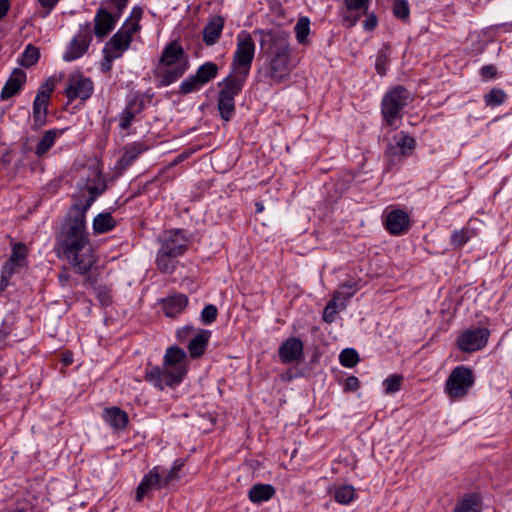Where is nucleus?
<instances>
[{
  "label": "nucleus",
  "instance_id": "obj_27",
  "mask_svg": "<svg viewBox=\"0 0 512 512\" xmlns=\"http://www.w3.org/2000/svg\"><path fill=\"white\" fill-rule=\"evenodd\" d=\"M49 101L45 95H36L33 102V120L37 127L46 123Z\"/></svg>",
  "mask_w": 512,
  "mask_h": 512
},
{
  "label": "nucleus",
  "instance_id": "obj_62",
  "mask_svg": "<svg viewBox=\"0 0 512 512\" xmlns=\"http://www.w3.org/2000/svg\"><path fill=\"white\" fill-rule=\"evenodd\" d=\"M0 163L5 166L10 163L9 151H7L5 154L1 156Z\"/></svg>",
  "mask_w": 512,
  "mask_h": 512
},
{
  "label": "nucleus",
  "instance_id": "obj_20",
  "mask_svg": "<svg viewBox=\"0 0 512 512\" xmlns=\"http://www.w3.org/2000/svg\"><path fill=\"white\" fill-rule=\"evenodd\" d=\"M26 82V73L15 68L1 90V100H7L15 96Z\"/></svg>",
  "mask_w": 512,
  "mask_h": 512
},
{
  "label": "nucleus",
  "instance_id": "obj_44",
  "mask_svg": "<svg viewBox=\"0 0 512 512\" xmlns=\"http://www.w3.org/2000/svg\"><path fill=\"white\" fill-rule=\"evenodd\" d=\"M403 382V376L400 374H393L386 378L383 382L385 392L387 394H393L400 390Z\"/></svg>",
  "mask_w": 512,
  "mask_h": 512
},
{
  "label": "nucleus",
  "instance_id": "obj_37",
  "mask_svg": "<svg viewBox=\"0 0 512 512\" xmlns=\"http://www.w3.org/2000/svg\"><path fill=\"white\" fill-rule=\"evenodd\" d=\"M294 31L296 34V39L299 44H307L308 43V35L310 33V20L308 17L303 16L300 17L294 27Z\"/></svg>",
  "mask_w": 512,
  "mask_h": 512
},
{
  "label": "nucleus",
  "instance_id": "obj_32",
  "mask_svg": "<svg viewBox=\"0 0 512 512\" xmlns=\"http://www.w3.org/2000/svg\"><path fill=\"white\" fill-rule=\"evenodd\" d=\"M218 74V66L214 62H205L200 65L194 74L204 85L213 80Z\"/></svg>",
  "mask_w": 512,
  "mask_h": 512
},
{
  "label": "nucleus",
  "instance_id": "obj_49",
  "mask_svg": "<svg viewBox=\"0 0 512 512\" xmlns=\"http://www.w3.org/2000/svg\"><path fill=\"white\" fill-rule=\"evenodd\" d=\"M183 464L177 460L174 462L171 469L168 471V473L162 477V482L164 486L166 487L172 480H175L179 477V472L182 468Z\"/></svg>",
  "mask_w": 512,
  "mask_h": 512
},
{
  "label": "nucleus",
  "instance_id": "obj_16",
  "mask_svg": "<svg viewBox=\"0 0 512 512\" xmlns=\"http://www.w3.org/2000/svg\"><path fill=\"white\" fill-rule=\"evenodd\" d=\"M119 18L104 7H99L94 17V34L97 38L103 39L115 28Z\"/></svg>",
  "mask_w": 512,
  "mask_h": 512
},
{
  "label": "nucleus",
  "instance_id": "obj_28",
  "mask_svg": "<svg viewBox=\"0 0 512 512\" xmlns=\"http://www.w3.org/2000/svg\"><path fill=\"white\" fill-rule=\"evenodd\" d=\"M454 512H482V499L477 493L464 496L454 508Z\"/></svg>",
  "mask_w": 512,
  "mask_h": 512
},
{
  "label": "nucleus",
  "instance_id": "obj_15",
  "mask_svg": "<svg viewBox=\"0 0 512 512\" xmlns=\"http://www.w3.org/2000/svg\"><path fill=\"white\" fill-rule=\"evenodd\" d=\"M92 42L90 24H87L85 32L78 33L70 42L67 52L64 54L65 61H73L80 58L89 48Z\"/></svg>",
  "mask_w": 512,
  "mask_h": 512
},
{
  "label": "nucleus",
  "instance_id": "obj_53",
  "mask_svg": "<svg viewBox=\"0 0 512 512\" xmlns=\"http://www.w3.org/2000/svg\"><path fill=\"white\" fill-rule=\"evenodd\" d=\"M360 388V381L355 376H349L346 378L344 383V391L354 392Z\"/></svg>",
  "mask_w": 512,
  "mask_h": 512
},
{
  "label": "nucleus",
  "instance_id": "obj_58",
  "mask_svg": "<svg viewBox=\"0 0 512 512\" xmlns=\"http://www.w3.org/2000/svg\"><path fill=\"white\" fill-rule=\"evenodd\" d=\"M142 14H143V10L140 6L133 7L131 16H130V18L133 19L132 22H136L139 24Z\"/></svg>",
  "mask_w": 512,
  "mask_h": 512
},
{
  "label": "nucleus",
  "instance_id": "obj_12",
  "mask_svg": "<svg viewBox=\"0 0 512 512\" xmlns=\"http://www.w3.org/2000/svg\"><path fill=\"white\" fill-rule=\"evenodd\" d=\"M394 143H390L385 154L392 160H404L411 156L416 148V140L405 131H400L393 137Z\"/></svg>",
  "mask_w": 512,
  "mask_h": 512
},
{
  "label": "nucleus",
  "instance_id": "obj_10",
  "mask_svg": "<svg viewBox=\"0 0 512 512\" xmlns=\"http://www.w3.org/2000/svg\"><path fill=\"white\" fill-rule=\"evenodd\" d=\"M490 331L485 327L466 329L457 338L459 350L471 353L482 349L488 342Z\"/></svg>",
  "mask_w": 512,
  "mask_h": 512
},
{
  "label": "nucleus",
  "instance_id": "obj_18",
  "mask_svg": "<svg viewBox=\"0 0 512 512\" xmlns=\"http://www.w3.org/2000/svg\"><path fill=\"white\" fill-rule=\"evenodd\" d=\"M370 0H344L346 13L343 15L344 22L348 27L354 26L362 15H367Z\"/></svg>",
  "mask_w": 512,
  "mask_h": 512
},
{
  "label": "nucleus",
  "instance_id": "obj_43",
  "mask_svg": "<svg viewBox=\"0 0 512 512\" xmlns=\"http://www.w3.org/2000/svg\"><path fill=\"white\" fill-rule=\"evenodd\" d=\"M393 15L404 22L409 20L410 8L408 0H393Z\"/></svg>",
  "mask_w": 512,
  "mask_h": 512
},
{
  "label": "nucleus",
  "instance_id": "obj_26",
  "mask_svg": "<svg viewBox=\"0 0 512 512\" xmlns=\"http://www.w3.org/2000/svg\"><path fill=\"white\" fill-rule=\"evenodd\" d=\"M275 493L276 490L271 484L259 483L251 487L248 497L252 503L258 504L270 500Z\"/></svg>",
  "mask_w": 512,
  "mask_h": 512
},
{
  "label": "nucleus",
  "instance_id": "obj_36",
  "mask_svg": "<svg viewBox=\"0 0 512 512\" xmlns=\"http://www.w3.org/2000/svg\"><path fill=\"white\" fill-rule=\"evenodd\" d=\"M507 93L498 87H493L484 95L485 105L488 107H496L502 105L507 100Z\"/></svg>",
  "mask_w": 512,
  "mask_h": 512
},
{
  "label": "nucleus",
  "instance_id": "obj_55",
  "mask_svg": "<svg viewBox=\"0 0 512 512\" xmlns=\"http://www.w3.org/2000/svg\"><path fill=\"white\" fill-rule=\"evenodd\" d=\"M377 23H378V19H377L376 15L374 13H371V14L367 15V18L365 19V21L363 23V28L366 31H373L376 28Z\"/></svg>",
  "mask_w": 512,
  "mask_h": 512
},
{
  "label": "nucleus",
  "instance_id": "obj_31",
  "mask_svg": "<svg viewBox=\"0 0 512 512\" xmlns=\"http://www.w3.org/2000/svg\"><path fill=\"white\" fill-rule=\"evenodd\" d=\"M357 290L355 282H346L333 294L332 299H335L340 304V309H344L346 301L353 297Z\"/></svg>",
  "mask_w": 512,
  "mask_h": 512
},
{
  "label": "nucleus",
  "instance_id": "obj_38",
  "mask_svg": "<svg viewBox=\"0 0 512 512\" xmlns=\"http://www.w3.org/2000/svg\"><path fill=\"white\" fill-rule=\"evenodd\" d=\"M40 58V51L37 47L33 46L32 44H29L26 46L22 58L20 61L21 66L25 68H30L34 64L38 62Z\"/></svg>",
  "mask_w": 512,
  "mask_h": 512
},
{
  "label": "nucleus",
  "instance_id": "obj_34",
  "mask_svg": "<svg viewBox=\"0 0 512 512\" xmlns=\"http://www.w3.org/2000/svg\"><path fill=\"white\" fill-rule=\"evenodd\" d=\"M178 257H173L171 255H167L164 252L158 251L156 258V265L158 270L161 273L172 274L177 266L178 261L176 260Z\"/></svg>",
  "mask_w": 512,
  "mask_h": 512
},
{
  "label": "nucleus",
  "instance_id": "obj_17",
  "mask_svg": "<svg viewBox=\"0 0 512 512\" xmlns=\"http://www.w3.org/2000/svg\"><path fill=\"white\" fill-rule=\"evenodd\" d=\"M303 350V341L297 337H290L279 347L278 354L282 363L291 364L303 358Z\"/></svg>",
  "mask_w": 512,
  "mask_h": 512
},
{
  "label": "nucleus",
  "instance_id": "obj_21",
  "mask_svg": "<svg viewBox=\"0 0 512 512\" xmlns=\"http://www.w3.org/2000/svg\"><path fill=\"white\" fill-rule=\"evenodd\" d=\"M144 108V101L140 97L135 96L132 99H130L125 109L120 114L119 127L122 130L129 129L135 116L140 114L144 110Z\"/></svg>",
  "mask_w": 512,
  "mask_h": 512
},
{
  "label": "nucleus",
  "instance_id": "obj_46",
  "mask_svg": "<svg viewBox=\"0 0 512 512\" xmlns=\"http://www.w3.org/2000/svg\"><path fill=\"white\" fill-rule=\"evenodd\" d=\"M218 315V309L213 304L206 305L201 311V321L205 325L213 323Z\"/></svg>",
  "mask_w": 512,
  "mask_h": 512
},
{
  "label": "nucleus",
  "instance_id": "obj_57",
  "mask_svg": "<svg viewBox=\"0 0 512 512\" xmlns=\"http://www.w3.org/2000/svg\"><path fill=\"white\" fill-rule=\"evenodd\" d=\"M194 332L193 326L187 325L181 329L177 330V339L179 341H184L191 333Z\"/></svg>",
  "mask_w": 512,
  "mask_h": 512
},
{
  "label": "nucleus",
  "instance_id": "obj_19",
  "mask_svg": "<svg viewBox=\"0 0 512 512\" xmlns=\"http://www.w3.org/2000/svg\"><path fill=\"white\" fill-rule=\"evenodd\" d=\"M165 487L162 482L161 475L157 472L156 468L150 470L142 479L136 489L135 499L141 502L145 495L152 489L159 490Z\"/></svg>",
  "mask_w": 512,
  "mask_h": 512
},
{
  "label": "nucleus",
  "instance_id": "obj_42",
  "mask_svg": "<svg viewBox=\"0 0 512 512\" xmlns=\"http://www.w3.org/2000/svg\"><path fill=\"white\" fill-rule=\"evenodd\" d=\"M339 361L342 366L353 368L359 362L358 352L353 348H346L341 351Z\"/></svg>",
  "mask_w": 512,
  "mask_h": 512
},
{
  "label": "nucleus",
  "instance_id": "obj_1",
  "mask_svg": "<svg viewBox=\"0 0 512 512\" xmlns=\"http://www.w3.org/2000/svg\"><path fill=\"white\" fill-rule=\"evenodd\" d=\"M54 252L59 258H65L79 275L94 283L89 275L97 263L90 234L86 226V216L71 209L65 215L59 229L55 233Z\"/></svg>",
  "mask_w": 512,
  "mask_h": 512
},
{
  "label": "nucleus",
  "instance_id": "obj_3",
  "mask_svg": "<svg viewBox=\"0 0 512 512\" xmlns=\"http://www.w3.org/2000/svg\"><path fill=\"white\" fill-rule=\"evenodd\" d=\"M260 49L264 59L263 64L257 69V81L269 85L279 84L285 81L291 72L290 69V44L288 34L276 30H260Z\"/></svg>",
  "mask_w": 512,
  "mask_h": 512
},
{
  "label": "nucleus",
  "instance_id": "obj_29",
  "mask_svg": "<svg viewBox=\"0 0 512 512\" xmlns=\"http://www.w3.org/2000/svg\"><path fill=\"white\" fill-rule=\"evenodd\" d=\"M116 220L109 212H102L93 219V230L97 234H104L112 231L116 227Z\"/></svg>",
  "mask_w": 512,
  "mask_h": 512
},
{
  "label": "nucleus",
  "instance_id": "obj_50",
  "mask_svg": "<svg viewBox=\"0 0 512 512\" xmlns=\"http://www.w3.org/2000/svg\"><path fill=\"white\" fill-rule=\"evenodd\" d=\"M106 2L111 9H115L112 14H114L116 18L120 19L123 11L128 5L129 0H106Z\"/></svg>",
  "mask_w": 512,
  "mask_h": 512
},
{
  "label": "nucleus",
  "instance_id": "obj_30",
  "mask_svg": "<svg viewBox=\"0 0 512 512\" xmlns=\"http://www.w3.org/2000/svg\"><path fill=\"white\" fill-rule=\"evenodd\" d=\"M146 150V147L140 143H132L125 148V151L121 158L118 160V167L120 169H126L130 166L134 160Z\"/></svg>",
  "mask_w": 512,
  "mask_h": 512
},
{
  "label": "nucleus",
  "instance_id": "obj_25",
  "mask_svg": "<svg viewBox=\"0 0 512 512\" xmlns=\"http://www.w3.org/2000/svg\"><path fill=\"white\" fill-rule=\"evenodd\" d=\"M211 331L201 329L189 342L188 351L192 358L196 359L201 357L207 348Z\"/></svg>",
  "mask_w": 512,
  "mask_h": 512
},
{
  "label": "nucleus",
  "instance_id": "obj_24",
  "mask_svg": "<svg viewBox=\"0 0 512 512\" xmlns=\"http://www.w3.org/2000/svg\"><path fill=\"white\" fill-rule=\"evenodd\" d=\"M187 305L188 297L184 294H176L165 299L162 308L166 316L175 318L184 311Z\"/></svg>",
  "mask_w": 512,
  "mask_h": 512
},
{
  "label": "nucleus",
  "instance_id": "obj_63",
  "mask_svg": "<svg viewBox=\"0 0 512 512\" xmlns=\"http://www.w3.org/2000/svg\"><path fill=\"white\" fill-rule=\"evenodd\" d=\"M255 207L257 213H261L264 210V205L262 202H256Z\"/></svg>",
  "mask_w": 512,
  "mask_h": 512
},
{
  "label": "nucleus",
  "instance_id": "obj_2",
  "mask_svg": "<svg viewBox=\"0 0 512 512\" xmlns=\"http://www.w3.org/2000/svg\"><path fill=\"white\" fill-rule=\"evenodd\" d=\"M255 43L251 34L241 31L237 35L236 51L232 59V72L218 83L220 91L217 108L223 121L231 120L235 113V97L244 87L255 56Z\"/></svg>",
  "mask_w": 512,
  "mask_h": 512
},
{
  "label": "nucleus",
  "instance_id": "obj_40",
  "mask_svg": "<svg viewBox=\"0 0 512 512\" xmlns=\"http://www.w3.org/2000/svg\"><path fill=\"white\" fill-rule=\"evenodd\" d=\"M355 496V489L351 485H343L336 488L334 493V499L343 505L349 504Z\"/></svg>",
  "mask_w": 512,
  "mask_h": 512
},
{
  "label": "nucleus",
  "instance_id": "obj_56",
  "mask_svg": "<svg viewBox=\"0 0 512 512\" xmlns=\"http://www.w3.org/2000/svg\"><path fill=\"white\" fill-rule=\"evenodd\" d=\"M11 333V329L6 325L2 324L0 327V349H4L6 346V340Z\"/></svg>",
  "mask_w": 512,
  "mask_h": 512
},
{
  "label": "nucleus",
  "instance_id": "obj_13",
  "mask_svg": "<svg viewBox=\"0 0 512 512\" xmlns=\"http://www.w3.org/2000/svg\"><path fill=\"white\" fill-rule=\"evenodd\" d=\"M161 247L158 251L173 257L183 255L188 247V240L182 230H169L159 238Z\"/></svg>",
  "mask_w": 512,
  "mask_h": 512
},
{
  "label": "nucleus",
  "instance_id": "obj_6",
  "mask_svg": "<svg viewBox=\"0 0 512 512\" xmlns=\"http://www.w3.org/2000/svg\"><path fill=\"white\" fill-rule=\"evenodd\" d=\"M412 100L410 92L402 85L389 89L381 102V114L384 123L397 129L396 122L402 120V111Z\"/></svg>",
  "mask_w": 512,
  "mask_h": 512
},
{
  "label": "nucleus",
  "instance_id": "obj_47",
  "mask_svg": "<svg viewBox=\"0 0 512 512\" xmlns=\"http://www.w3.org/2000/svg\"><path fill=\"white\" fill-rule=\"evenodd\" d=\"M388 63V48L381 49L376 58L375 68L380 75H385Z\"/></svg>",
  "mask_w": 512,
  "mask_h": 512
},
{
  "label": "nucleus",
  "instance_id": "obj_8",
  "mask_svg": "<svg viewBox=\"0 0 512 512\" xmlns=\"http://www.w3.org/2000/svg\"><path fill=\"white\" fill-rule=\"evenodd\" d=\"M140 29V24L130 22V19H127L122 27L106 42L103 53L117 55V58L122 57L124 52L130 48L133 35Z\"/></svg>",
  "mask_w": 512,
  "mask_h": 512
},
{
  "label": "nucleus",
  "instance_id": "obj_48",
  "mask_svg": "<svg viewBox=\"0 0 512 512\" xmlns=\"http://www.w3.org/2000/svg\"><path fill=\"white\" fill-rule=\"evenodd\" d=\"M468 240H469L468 230L461 229V230H455L451 234L450 243L454 247H461L465 243H467Z\"/></svg>",
  "mask_w": 512,
  "mask_h": 512
},
{
  "label": "nucleus",
  "instance_id": "obj_52",
  "mask_svg": "<svg viewBox=\"0 0 512 512\" xmlns=\"http://www.w3.org/2000/svg\"><path fill=\"white\" fill-rule=\"evenodd\" d=\"M104 57L101 62V71L103 73H109L112 70L113 61L117 58V55H112L110 53H103Z\"/></svg>",
  "mask_w": 512,
  "mask_h": 512
},
{
  "label": "nucleus",
  "instance_id": "obj_22",
  "mask_svg": "<svg viewBox=\"0 0 512 512\" xmlns=\"http://www.w3.org/2000/svg\"><path fill=\"white\" fill-rule=\"evenodd\" d=\"M225 20L224 17L216 15L212 17L203 28V42L207 46L216 44L221 37Z\"/></svg>",
  "mask_w": 512,
  "mask_h": 512
},
{
  "label": "nucleus",
  "instance_id": "obj_9",
  "mask_svg": "<svg viewBox=\"0 0 512 512\" xmlns=\"http://www.w3.org/2000/svg\"><path fill=\"white\" fill-rule=\"evenodd\" d=\"M88 181L91 183L86 185V190L88 192L87 199L85 201L78 200L70 207L71 210L78 213L82 212L85 216L95 200L107 190L106 179L102 171L98 168L92 169L91 177Z\"/></svg>",
  "mask_w": 512,
  "mask_h": 512
},
{
  "label": "nucleus",
  "instance_id": "obj_39",
  "mask_svg": "<svg viewBox=\"0 0 512 512\" xmlns=\"http://www.w3.org/2000/svg\"><path fill=\"white\" fill-rule=\"evenodd\" d=\"M28 249L22 242H17L12 246V253L9 257L12 262L20 264L22 267L27 266Z\"/></svg>",
  "mask_w": 512,
  "mask_h": 512
},
{
  "label": "nucleus",
  "instance_id": "obj_7",
  "mask_svg": "<svg viewBox=\"0 0 512 512\" xmlns=\"http://www.w3.org/2000/svg\"><path fill=\"white\" fill-rule=\"evenodd\" d=\"M474 382L475 377L470 368L457 366L446 380L445 391L452 399H462L468 394Z\"/></svg>",
  "mask_w": 512,
  "mask_h": 512
},
{
  "label": "nucleus",
  "instance_id": "obj_11",
  "mask_svg": "<svg viewBox=\"0 0 512 512\" xmlns=\"http://www.w3.org/2000/svg\"><path fill=\"white\" fill-rule=\"evenodd\" d=\"M94 91V84L88 77H84L81 73L71 74L68 78V85L64 91L69 102L76 99L83 101L89 99Z\"/></svg>",
  "mask_w": 512,
  "mask_h": 512
},
{
  "label": "nucleus",
  "instance_id": "obj_33",
  "mask_svg": "<svg viewBox=\"0 0 512 512\" xmlns=\"http://www.w3.org/2000/svg\"><path fill=\"white\" fill-rule=\"evenodd\" d=\"M59 133H61V131L56 129H50L46 131L35 148V154L38 157L46 154L54 145L55 139Z\"/></svg>",
  "mask_w": 512,
  "mask_h": 512
},
{
  "label": "nucleus",
  "instance_id": "obj_14",
  "mask_svg": "<svg viewBox=\"0 0 512 512\" xmlns=\"http://www.w3.org/2000/svg\"><path fill=\"white\" fill-rule=\"evenodd\" d=\"M384 225L391 235H403L410 228V217L402 209H393L386 215Z\"/></svg>",
  "mask_w": 512,
  "mask_h": 512
},
{
  "label": "nucleus",
  "instance_id": "obj_64",
  "mask_svg": "<svg viewBox=\"0 0 512 512\" xmlns=\"http://www.w3.org/2000/svg\"><path fill=\"white\" fill-rule=\"evenodd\" d=\"M16 512H24L22 509H18Z\"/></svg>",
  "mask_w": 512,
  "mask_h": 512
},
{
  "label": "nucleus",
  "instance_id": "obj_41",
  "mask_svg": "<svg viewBox=\"0 0 512 512\" xmlns=\"http://www.w3.org/2000/svg\"><path fill=\"white\" fill-rule=\"evenodd\" d=\"M202 86L203 84L199 79L195 75H191L182 81L178 89V94L187 95L200 90Z\"/></svg>",
  "mask_w": 512,
  "mask_h": 512
},
{
  "label": "nucleus",
  "instance_id": "obj_23",
  "mask_svg": "<svg viewBox=\"0 0 512 512\" xmlns=\"http://www.w3.org/2000/svg\"><path fill=\"white\" fill-rule=\"evenodd\" d=\"M103 419L115 430H124L129 422L128 414L115 406L104 409Z\"/></svg>",
  "mask_w": 512,
  "mask_h": 512
},
{
  "label": "nucleus",
  "instance_id": "obj_45",
  "mask_svg": "<svg viewBox=\"0 0 512 512\" xmlns=\"http://www.w3.org/2000/svg\"><path fill=\"white\" fill-rule=\"evenodd\" d=\"M340 309V304L335 299H330L323 311V320L326 323H332L335 320V315Z\"/></svg>",
  "mask_w": 512,
  "mask_h": 512
},
{
  "label": "nucleus",
  "instance_id": "obj_4",
  "mask_svg": "<svg viewBox=\"0 0 512 512\" xmlns=\"http://www.w3.org/2000/svg\"><path fill=\"white\" fill-rule=\"evenodd\" d=\"M189 68V57L182 45L173 40L163 49L154 75L158 78L157 87H167L180 79Z\"/></svg>",
  "mask_w": 512,
  "mask_h": 512
},
{
  "label": "nucleus",
  "instance_id": "obj_5",
  "mask_svg": "<svg viewBox=\"0 0 512 512\" xmlns=\"http://www.w3.org/2000/svg\"><path fill=\"white\" fill-rule=\"evenodd\" d=\"M185 357L186 354L182 348L176 345L169 347L164 356L165 367H147L146 380L160 390H163L165 386L178 385L187 373L186 367L182 365Z\"/></svg>",
  "mask_w": 512,
  "mask_h": 512
},
{
  "label": "nucleus",
  "instance_id": "obj_51",
  "mask_svg": "<svg viewBox=\"0 0 512 512\" xmlns=\"http://www.w3.org/2000/svg\"><path fill=\"white\" fill-rule=\"evenodd\" d=\"M55 89V82L52 78H48L38 89L36 95H45L47 98V101H50L51 93Z\"/></svg>",
  "mask_w": 512,
  "mask_h": 512
},
{
  "label": "nucleus",
  "instance_id": "obj_61",
  "mask_svg": "<svg viewBox=\"0 0 512 512\" xmlns=\"http://www.w3.org/2000/svg\"><path fill=\"white\" fill-rule=\"evenodd\" d=\"M62 361H63L65 366H68V365L72 364V362H73V354L71 352L64 353Z\"/></svg>",
  "mask_w": 512,
  "mask_h": 512
},
{
  "label": "nucleus",
  "instance_id": "obj_35",
  "mask_svg": "<svg viewBox=\"0 0 512 512\" xmlns=\"http://www.w3.org/2000/svg\"><path fill=\"white\" fill-rule=\"evenodd\" d=\"M23 268L24 267H22L20 264L12 262L11 259L8 258V260L5 262L1 270L0 289L5 290L6 287L9 285L10 278L15 273L20 272V270Z\"/></svg>",
  "mask_w": 512,
  "mask_h": 512
},
{
  "label": "nucleus",
  "instance_id": "obj_59",
  "mask_svg": "<svg viewBox=\"0 0 512 512\" xmlns=\"http://www.w3.org/2000/svg\"><path fill=\"white\" fill-rule=\"evenodd\" d=\"M70 279V274L66 268H63L62 271L58 274V280L61 284V286H65L66 283Z\"/></svg>",
  "mask_w": 512,
  "mask_h": 512
},
{
  "label": "nucleus",
  "instance_id": "obj_54",
  "mask_svg": "<svg viewBox=\"0 0 512 512\" xmlns=\"http://www.w3.org/2000/svg\"><path fill=\"white\" fill-rule=\"evenodd\" d=\"M480 75H481L484 79H493V78H496V76H497V69H496V67H495L493 64L484 65V66L480 69Z\"/></svg>",
  "mask_w": 512,
  "mask_h": 512
},
{
  "label": "nucleus",
  "instance_id": "obj_60",
  "mask_svg": "<svg viewBox=\"0 0 512 512\" xmlns=\"http://www.w3.org/2000/svg\"><path fill=\"white\" fill-rule=\"evenodd\" d=\"M9 10V1L0 0V20L7 14Z\"/></svg>",
  "mask_w": 512,
  "mask_h": 512
}]
</instances>
